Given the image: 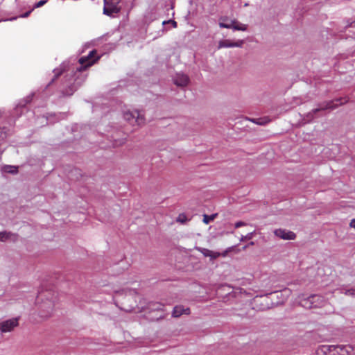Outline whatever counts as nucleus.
Instances as JSON below:
<instances>
[{"instance_id": "7c9ffc66", "label": "nucleus", "mask_w": 355, "mask_h": 355, "mask_svg": "<svg viewBox=\"0 0 355 355\" xmlns=\"http://www.w3.org/2000/svg\"><path fill=\"white\" fill-rule=\"evenodd\" d=\"M32 10H28V11L24 12L21 15H20V17H22V18L28 17L30 15V14L31 13Z\"/></svg>"}, {"instance_id": "dca6fc26", "label": "nucleus", "mask_w": 355, "mask_h": 355, "mask_svg": "<svg viewBox=\"0 0 355 355\" xmlns=\"http://www.w3.org/2000/svg\"><path fill=\"white\" fill-rule=\"evenodd\" d=\"M216 216H217V214H215L210 215V216L205 214V215L203 216V220H202V221H203V223H205V224H207H207H209L211 221H213V220L215 219V218L216 217Z\"/></svg>"}, {"instance_id": "c9c22d12", "label": "nucleus", "mask_w": 355, "mask_h": 355, "mask_svg": "<svg viewBox=\"0 0 355 355\" xmlns=\"http://www.w3.org/2000/svg\"><path fill=\"white\" fill-rule=\"evenodd\" d=\"M173 83L178 86V79H174L173 80Z\"/></svg>"}, {"instance_id": "4be33fe9", "label": "nucleus", "mask_w": 355, "mask_h": 355, "mask_svg": "<svg viewBox=\"0 0 355 355\" xmlns=\"http://www.w3.org/2000/svg\"><path fill=\"white\" fill-rule=\"evenodd\" d=\"M190 219L187 218L185 214H179V223H185L187 221L189 220Z\"/></svg>"}, {"instance_id": "9b49d317", "label": "nucleus", "mask_w": 355, "mask_h": 355, "mask_svg": "<svg viewBox=\"0 0 355 355\" xmlns=\"http://www.w3.org/2000/svg\"><path fill=\"white\" fill-rule=\"evenodd\" d=\"M200 252L205 257H209L211 260L216 259L220 256L219 252H214L207 248H202Z\"/></svg>"}, {"instance_id": "6e6552de", "label": "nucleus", "mask_w": 355, "mask_h": 355, "mask_svg": "<svg viewBox=\"0 0 355 355\" xmlns=\"http://www.w3.org/2000/svg\"><path fill=\"white\" fill-rule=\"evenodd\" d=\"M49 295H51V299L48 298L46 302H44L43 306H45V305L46 304V306L49 309L48 312H49V313H50L53 311V309L54 307V303L53 301V295L49 291H41L39 293V294L37 297V302H39L40 300L42 301L44 297H49Z\"/></svg>"}, {"instance_id": "72a5a7b5", "label": "nucleus", "mask_w": 355, "mask_h": 355, "mask_svg": "<svg viewBox=\"0 0 355 355\" xmlns=\"http://www.w3.org/2000/svg\"><path fill=\"white\" fill-rule=\"evenodd\" d=\"M252 237V233H250L245 236V239H250Z\"/></svg>"}, {"instance_id": "aec40b11", "label": "nucleus", "mask_w": 355, "mask_h": 355, "mask_svg": "<svg viewBox=\"0 0 355 355\" xmlns=\"http://www.w3.org/2000/svg\"><path fill=\"white\" fill-rule=\"evenodd\" d=\"M267 301H268L267 297H256L254 299V302L259 303L261 305L263 304V303L267 304Z\"/></svg>"}, {"instance_id": "f257e3e1", "label": "nucleus", "mask_w": 355, "mask_h": 355, "mask_svg": "<svg viewBox=\"0 0 355 355\" xmlns=\"http://www.w3.org/2000/svg\"><path fill=\"white\" fill-rule=\"evenodd\" d=\"M320 349L326 355H348L352 350L349 345H322Z\"/></svg>"}, {"instance_id": "4c0bfd02", "label": "nucleus", "mask_w": 355, "mask_h": 355, "mask_svg": "<svg viewBox=\"0 0 355 355\" xmlns=\"http://www.w3.org/2000/svg\"><path fill=\"white\" fill-rule=\"evenodd\" d=\"M174 7H175V5H174V3H173V4L172 5L171 9L173 10V9L174 8Z\"/></svg>"}, {"instance_id": "6ab92c4d", "label": "nucleus", "mask_w": 355, "mask_h": 355, "mask_svg": "<svg viewBox=\"0 0 355 355\" xmlns=\"http://www.w3.org/2000/svg\"><path fill=\"white\" fill-rule=\"evenodd\" d=\"M178 313H179V316H180L181 315H183V314L189 315V314H190V309L189 308H184L183 306L182 307V306H179Z\"/></svg>"}, {"instance_id": "a211bd4d", "label": "nucleus", "mask_w": 355, "mask_h": 355, "mask_svg": "<svg viewBox=\"0 0 355 355\" xmlns=\"http://www.w3.org/2000/svg\"><path fill=\"white\" fill-rule=\"evenodd\" d=\"M1 117V113L0 112V118ZM8 135L7 130L6 128H1L0 127V140H3L6 138Z\"/></svg>"}, {"instance_id": "c85d7f7f", "label": "nucleus", "mask_w": 355, "mask_h": 355, "mask_svg": "<svg viewBox=\"0 0 355 355\" xmlns=\"http://www.w3.org/2000/svg\"><path fill=\"white\" fill-rule=\"evenodd\" d=\"M246 224L244 222L239 221V222H236L235 223L234 226H235L236 228H239V227H241L244 226Z\"/></svg>"}, {"instance_id": "393cba45", "label": "nucleus", "mask_w": 355, "mask_h": 355, "mask_svg": "<svg viewBox=\"0 0 355 355\" xmlns=\"http://www.w3.org/2000/svg\"><path fill=\"white\" fill-rule=\"evenodd\" d=\"M55 78H53L52 82L55 81L56 79L58 78V77H60L62 75V71L57 69L55 71Z\"/></svg>"}, {"instance_id": "c756f323", "label": "nucleus", "mask_w": 355, "mask_h": 355, "mask_svg": "<svg viewBox=\"0 0 355 355\" xmlns=\"http://www.w3.org/2000/svg\"><path fill=\"white\" fill-rule=\"evenodd\" d=\"M74 89L72 87H69V91H66L64 94L66 96H71L73 94Z\"/></svg>"}, {"instance_id": "f3484780", "label": "nucleus", "mask_w": 355, "mask_h": 355, "mask_svg": "<svg viewBox=\"0 0 355 355\" xmlns=\"http://www.w3.org/2000/svg\"><path fill=\"white\" fill-rule=\"evenodd\" d=\"M236 23L235 20H231L230 22H220L219 26L220 28H232V26Z\"/></svg>"}, {"instance_id": "cd10ccee", "label": "nucleus", "mask_w": 355, "mask_h": 355, "mask_svg": "<svg viewBox=\"0 0 355 355\" xmlns=\"http://www.w3.org/2000/svg\"><path fill=\"white\" fill-rule=\"evenodd\" d=\"M171 24L173 28L177 26V23L175 20H168L167 21H163V24Z\"/></svg>"}, {"instance_id": "20e7f679", "label": "nucleus", "mask_w": 355, "mask_h": 355, "mask_svg": "<svg viewBox=\"0 0 355 355\" xmlns=\"http://www.w3.org/2000/svg\"><path fill=\"white\" fill-rule=\"evenodd\" d=\"M348 101V98L347 97L336 98L333 101L325 102L320 105V107L314 109L313 110V113H316L320 110H325L328 109H335L338 105L345 104Z\"/></svg>"}, {"instance_id": "bb28decb", "label": "nucleus", "mask_w": 355, "mask_h": 355, "mask_svg": "<svg viewBox=\"0 0 355 355\" xmlns=\"http://www.w3.org/2000/svg\"><path fill=\"white\" fill-rule=\"evenodd\" d=\"M134 308H135V305H130L128 307H126L125 306H123V307H121L122 309H123L128 312L132 311L134 309Z\"/></svg>"}, {"instance_id": "f03ea898", "label": "nucleus", "mask_w": 355, "mask_h": 355, "mask_svg": "<svg viewBox=\"0 0 355 355\" xmlns=\"http://www.w3.org/2000/svg\"><path fill=\"white\" fill-rule=\"evenodd\" d=\"M124 119L132 125H141L144 123L145 119L142 113L138 110L126 111L123 114Z\"/></svg>"}, {"instance_id": "b1692460", "label": "nucleus", "mask_w": 355, "mask_h": 355, "mask_svg": "<svg viewBox=\"0 0 355 355\" xmlns=\"http://www.w3.org/2000/svg\"><path fill=\"white\" fill-rule=\"evenodd\" d=\"M46 3V0H40L37 3H35L34 8H40L44 6Z\"/></svg>"}, {"instance_id": "473e14b6", "label": "nucleus", "mask_w": 355, "mask_h": 355, "mask_svg": "<svg viewBox=\"0 0 355 355\" xmlns=\"http://www.w3.org/2000/svg\"><path fill=\"white\" fill-rule=\"evenodd\" d=\"M350 226L352 227H354L355 229V219H353L350 222Z\"/></svg>"}, {"instance_id": "4468645a", "label": "nucleus", "mask_w": 355, "mask_h": 355, "mask_svg": "<svg viewBox=\"0 0 355 355\" xmlns=\"http://www.w3.org/2000/svg\"><path fill=\"white\" fill-rule=\"evenodd\" d=\"M189 83V78L187 75L179 73V87H185Z\"/></svg>"}, {"instance_id": "5701e85b", "label": "nucleus", "mask_w": 355, "mask_h": 355, "mask_svg": "<svg viewBox=\"0 0 355 355\" xmlns=\"http://www.w3.org/2000/svg\"><path fill=\"white\" fill-rule=\"evenodd\" d=\"M150 306H153L152 308L151 307L150 308L151 309H154V310H157V311L162 310L161 306L162 305L159 303H153V304H151Z\"/></svg>"}, {"instance_id": "e433bc0d", "label": "nucleus", "mask_w": 355, "mask_h": 355, "mask_svg": "<svg viewBox=\"0 0 355 355\" xmlns=\"http://www.w3.org/2000/svg\"><path fill=\"white\" fill-rule=\"evenodd\" d=\"M346 293H347H347L352 294V293H351V291H347Z\"/></svg>"}, {"instance_id": "f8f14e48", "label": "nucleus", "mask_w": 355, "mask_h": 355, "mask_svg": "<svg viewBox=\"0 0 355 355\" xmlns=\"http://www.w3.org/2000/svg\"><path fill=\"white\" fill-rule=\"evenodd\" d=\"M17 235L12 233H8L6 232H0V241H6L7 240L15 241L17 239Z\"/></svg>"}, {"instance_id": "f704fd0d", "label": "nucleus", "mask_w": 355, "mask_h": 355, "mask_svg": "<svg viewBox=\"0 0 355 355\" xmlns=\"http://www.w3.org/2000/svg\"><path fill=\"white\" fill-rule=\"evenodd\" d=\"M283 292H284V293H286L287 295H289V294H290V293H291V291H290V290H288V289H284V290L283 291Z\"/></svg>"}, {"instance_id": "9d476101", "label": "nucleus", "mask_w": 355, "mask_h": 355, "mask_svg": "<svg viewBox=\"0 0 355 355\" xmlns=\"http://www.w3.org/2000/svg\"><path fill=\"white\" fill-rule=\"evenodd\" d=\"M244 44L243 40H238L236 42H232L230 40H223L219 41L218 49L228 48V47H241Z\"/></svg>"}, {"instance_id": "0eeeda50", "label": "nucleus", "mask_w": 355, "mask_h": 355, "mask_svg": "<svg viewBox=\"0 0 355 355\" xmlns=\"http://www.w3.org/2000/svg\"><path fill=\"white\" fill-rule=\"evenodd\" d=\"M96 51L93 50L87 56H83L79 59V62L84 66V69L92 66L98 60V57H96Z\"/></svg>"}, {"instance_id": "ddd939ff", "label": "nucleus", "mask_w": 355, "mask_h": 355, "mask_svg": "<svg viewBox=\"0 0 355 355\" xmlns=\"http://www.w3.org/2000/svg\"><path fill=\"white\" fill-rule=\"evenodd\" d=\"M252 122L254 123L263 125L267 123H268L270 121V119L268 116L262 117V118H257V119H250Z\"/></svg>"}, {"instance_id": "39448f33", "label": "nucleus", "mask_w": 355, "mask_h": 355, "mask_svg": "<svg viewBox=\"0 0 355 355\" xmlns=\"http://www.w3.org/2000/svg\"><path fill=\"white\" fill-rule=\"evenodd\" d=\"M121 0H104L103 13L111 16L114 13H118L120 11L119 4Z\"/></svg>"}, {"instance_id": "412c9836", "label": "nucleus", "mask_w": 355, "mask_h": 355, "mask_svg": "<svg viewBox=\"0 0 355 355\" xmlns=\"http://www.w3.org/2000/svg\"><path fill=\"white\" fill-rule=\"evenodd\" d=\"M4 171L8 173H15L17 171V168L12 166H7L5 167Z\"/></svg>"}, {"instance_id": "2f4dec72", "label": "nucleus", "mask_w": 355, "mask_h": 355, "mask_svg": "<svg viewBox=\"0 0 355 355\" xmlns=\"http://www.w3.org/2000/svg\"><path fill=\"white\" fill-rule=\"evenodd\" d=\"M177 312H178V306H175L173 308V317H178Z\"/></svg>"}, {"instance_id": "2eb2a0df", "label": "nucleus", "mask_w": 355, "mask_h": 355, "mask_svg": "<svg viewBox=\"0 0 355 355\" xmlns=\"http://www.w3.org/2000/svg\"><path fill=\"white\" fill-rule=\"evenodd\" d=\"M232 28L236 31H245L247 29V26L236 21V23L232 26Z\"/></svg>"}, {"instance_id": "423d86ee", "label": "nucleus", "mask_w": 355, "mask_h": 355, "mask_svg": "<svg viewBox=\"0 0 355 355\" xmlns=\"http://www.w3.org/2000/svg\"><path fill=\"white\" fill-rule=\"evenodd\" d=\"M19 325V319L15 318L0 322V331L3 333L12 331Z\"/></svg>"}, {"instance_id": "7ed1b4c3", "label": "nucleus", "mask_w": 355, "mask_h": 355, "mask_svg": "<svg viewBox=\"0 0 355 355\" xmlns=\"http://www.w3.org/2000/svg\"><path fill=\"white\" fill-rule=\"evenodd\" d=\"M323 302V297L318 295H312L310 297L300 301V304L306 309H312L320 306Z\"/></svg>"}, {"instance_id": "a878e982", "label": "nucleus", "mask_w": 355, "mask_h": 355, "mask_svg": "<svg viewBox=\"0 0 355 355\" xmlns=\"http://www.w3.org/2000/svg\"><path fill=\"white\" fill-rule=\"evenodd\" d=\"M128 293H126L125 297V298H124V300H125V301H128V300H130V296H131L133 293H136V292H135V291H132V290H130V291H128Z\"/></svg>"}, {"instance_id": "1a4fd4ad", "label": "nucleus", "mask_w": 355, "mask_h": 355, "mask_svg": "<svg viewBox=\"0 0 355 355\" xmlns=\"http://www.w3.org/2000/svg\"><path fill=\"white\" fill-rule=\"evenodd\" d=\"M274 234L276 236L284 240H294L296 238V235L293 232L281 228L275 230Z\"/></svg>"}]
</instances>
